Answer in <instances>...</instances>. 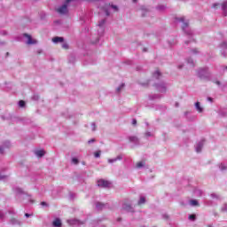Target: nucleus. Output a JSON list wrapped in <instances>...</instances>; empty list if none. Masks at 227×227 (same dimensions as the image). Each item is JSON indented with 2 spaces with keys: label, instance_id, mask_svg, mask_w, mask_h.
Returning a JSON list of instances; mask_svg holds the SVG:
<instances>
[{
  "label": "nucleus",
  "instance_id": "obj_1",
  "mask_svg": "<svg viewBox=\"0 0 227 227\" xmlns=\"http://www.w3.org/2000/svg\"><path fill=\"white\" fill-rule=\"evenodd\" d=\"M177 22H183V30L188 36H192V31L189 30V22L185 20V17L176 18Z\"/></svg>",
  "mask_w": 227,
  "mask_h": 227
},
{
  "label": "nucleus",
  "instance_id": "obj_2",
  "mask_svg": "<svg viewBox=\"0 0 227 227\" xmlns=\"http://www.w3.org/2000/svg\"><path fill=\"white\" fill-rule=\"evenodd\" d=\"M197 75L202 81H208L210 79V73L208 72V68H200L197 71Z\"/></svg>",
  "mask_w": 227,
  "mask_h": 227
},
{
  "label": "nucleus",
  "instance_id": "obj_3",
  "mask_svg": "<svg viewBox=\"0 0 227 227\" xmlns=\"http://www.w3.org/2000/svg\"><path fill=\"white\" fill-rule=\"evenodd\" d=\"M24 37L27 40V45H35V43H36V40L33 39V37H31V35H29L28 34H24Z\"/></svg>",
  "mask_w": 227,
  "mask_h": 227
},
{
  "label": "nucleus",
  "instance_id": "obj_4",
  "mask_svg": "<svg viewBox=\"0 0 227 227\" xmlns=\"http://www.w3.org/2000/svg\"><path fill=\"white\" fill-rule=\"evenodd\" d=\"M98 187L106 188V187H109L111 185V183H109V181L100 179V180L98 181Z\"/></svg>",
  "mask_w": 227,
  "mask_h": 227
},
{
  "label": "nucleus",
  "instance_id": "obj_5",
  "mask_svg": "<svg viewBox=\"0 0 227 227\" xmlns=\"http://www.w3.org/2000/svg\"><path fill=\"white\" fill-rule=\"evenodd\" d=\"M205 145V141H200L195 145V150L197 153H201V150L203 149V146Z\"/></svg>",
  "mask_w": 227,
  "mask_h": 227
},
{
  "label": "nucleus",
  "instance_id": "obj_6",
  "mask_svg": "<svg viewBox=\"0 0 227 227\" xmlns=\"http://www.w3.org/2000/svg\"><path fill=\"white\" fill-rule=\"evenodd\" d=\"M122 210H126V212H134V207H132L130 204L124 203L122 205Z\"/></svg>",
  "mask_w": 227,
  "mask_h": 227
},
{
  "label": "nucleus",
  "instance_id": "obj_7",
  "mask_svg": "<svg viewBox=\"0 0 227 227\" xmlns=\"http://www.w3.org/2000/svg\"><path fill=\"white\" fill-rule=\"evenodd\" d=\"M107 207V204H104L102 202H96V209L100 211L104 210Z\"/></svg>",
  "mask_w": 227,
  "mask_h": 227
},
{
  "label": "nucleus",
  "instance_id": "obj_8",
  "mask_svg": "<svg viewBox=\"0 0 227 227\" xmlns=\"http://www.w3.org/2000/svg\"><path fill=\"white\" fill-rule=\"evenodd\" d=\"M53 43H63L65 42V38L59 37V36H55L52 38Z\"/></svg>",
  "mask_w": 227,
  "mask_h": 227
},
{
  "label": "nucleus",
  "instance_id": "obj_9",
  "mask_svg": "<svg viewBox=\"0 0 227 227\" xmlns=\"http://www.w3.org/2000/svg\"><path fill=\"white\" fill-rule=\"evenodd\" d=\"M157 90L160 91L161 93H164L166 91V83L162 82L157 85Z\"/></svg>",
  "mask_w": 227,
  "mask_h": 227
},
{
  "label": "nucleus",
  "instance_id": "obj_10",
  "mask_svg": "<svg viewBox=\"0 0 227 227\" xmlns=\"http://www.w3.org/2000/svg\"><path fill=\"white\" fill-rule=\"evenodd\" d=\"M121 159H123V156L121 154H120L116 158L108 159V162H109V164H113L114 162H116L117 160H121Z\"/></svg>",
  "mask_w": 227,
  "mask_h": 227
},
{
  "label": "nucleus",
  "instance_id": "obj_11",
  "mask_svg": "<svg viewBox=\"0 0 227 227\" xmlns=\"http://www.w3.org/2000/svg\"><path fill=\"white\" fill-rule=\"evenodd\" d=\"M106 25V20H101L98 21V27L101 29V35L104 33V26Z\"/></svg>",
  "mask_w": 227,
  "mask_h": 227
},
{
  "label": "nucleus",
  "instance_id": "obj_12",
  "mask_svg": "<svg viewBox=\"0 0 227 227\" xmlns=\"http://www.w3.org/2000/svg\"><path fill=\"white\" fill-rule=\"evenodd\" d=\"M35 154L36 155V157H39V159H41V157H43V155H45V151L37 150L35 152Z\"/></svg>",
  "mask_w": 227,
  "mask_h": 227
},
{
  "label": "nucleus",
  "instance_id": "obj_13",
  "mask_svg": "<svg viewBox=\"0 0 227 227\" xmlns=\"http://www.w3.org/2000/svg\"><path fill=\"white\" fill-rule=\"evenodd\" d=\"M67 223L69 224H82V222H81L80 220L78 219H71V220H68Z\"/></svg>",
  "mask_w": 227,
  "mask_h": 227
},
{
  "label": "nucleus",
  "instance_id": "obj_14",
  "mask_svg": "<svg viewBox=\"0 0 227 227\" xmlns=\"http://www.w3.org/2000/svg\"><path fill=\"white\" fill-rule=\"evenodd\" d=\"M195 108L198 113H203V107L201 106V104L200 102L195 103Z\"/></svg>",
  "mask_w": 227,
  "mask_h": 227
},
{
  "label": "nucleus",
  "instance_id": "obj_15",
  "mask_svg": "<svg viewBox=\"0 0 227 227\" xmlns=\"http://www.w3.org/2000/svg\"><path fill=\"white\" fill-rule=\"evenodd\" d=\"M129 139L130 143H134L135 145H137L139 143V138H137V137H129Z\"/></svg>",
  "mask_w": 227,
  "mask_h": 227
},
{
  "label": "nucleus",
  "instance_id": "obj_16",
  "mask_svg": "<svg viewBox=\"0 0 227 227\" xmlns=\"http://www.w3.org/2000/svg\"><path fill=\"white\" fill-rule=\"evenodd\" d=\"M14 192H15V194H17V195L26 194V192H24V190H22V189L20 188V187L14 188Z\"/></svg>",
  "mask_w": 227,
  "mask_h": 227
},
{
  "label": "nucleus",
  "instance_id": "obj_17",
  "mask_svg": "<svg viewBox=\"0 0 227 227\" xmlns=\"http://www.w3.org/2000/svg\"><path fill=\"white\" fill-rule=\"evenodd\" d=\"M222 10L223 12V15L226 17V15H227V11H226L227 10V1H225L222 4Z\"/></svg>",
  "mask_w": 227,
  "mask_h": 227
},
{
  "label": "nucleus",
  "instance_id": "obj_18",
  "mask_svg": "<svg viewBox=\"0 0 227 227\" xmlns=\"http://www.w3.org/2000/svg\"><path fill=\"white\" fill-rule=\"evenodd\" d=\"M52 224L54 227H61V220L57 218L55 221H53Z\"/></svg>",
  "mask_w": 227,
  "mask_h": 227
},
{
  "label": "nucleus",
  "instance_id": "obj_19",
  "mask_svg": "<svg viewBox=\"0 0 227 227\" xmlns=\"http://www.w3.org/2000/svg\"><path fill=\"white\" fill-rule=\"evenodd\" d=\"M190 205L192 207H200V202H198L197 200H190Z\"/></svg>",
  "mask_w": 227,
  "mask_h": 227
},
{
  "label": "nucleus",
  "instance_id": "obj_20",
  "mask_svg": "<svg viewBox=\"0 0 227 227\" xmlns=\"http://www.w3.org/2000/svg\"><path fill=\"white\" fill-rule=\"evenodd\" d=\"M10 224L15 225V224H22L20 221L17 220L16 218H12L10 220Z\"/></svg>",
  "mask_w": 227,
  "mask_h": 227
},
{
  "label": "nucleus",
  "instance_id": "obj_21",
  "mask_svg": "<svg viewBox=\"0 0 227 227\" xmlns=\"http://www.w3.org/2000/svg\"><path fill=\"white\" fill-rule=\"evenodd\" d=\"M218 114H219V116H222L223 118H224V116H227V112L223 109H220L218 111Z\"/></svg>",
  "mask_w": 227,
  "mask_h": 227
},
{
  "label": "nucleus",
  "instance_id": "obj_22",
  "mask_svg": "<svg viewBox=\"0 0 227 227\" xmlns=\"http://www.w3.org/2000/svg\"><path fill=\"white\" fill-rule=\"evenodd\" d=\"M146 203V199L145 197H140L138 200V205H145Z\"/></svg>",
  "mask_w": 227,
  "mask_h": 227
},
{
  "label": "nucleus",
  "instance_id": "obj_23",
  "mask_svg": "<svg viewBox=\"0 0 227 227\" xmlns=\"http://www.w3.org/2000/svg\"><path fill=\"white\" fill-rule=\"evenodd\" d=\"M123 88H125V83H121L117 89H116V92L120 93V91H121V90H123Z\"/></svg>",
  "mask_w": 227,
  "mask_h": 227
},
{
  "label": "nucleus",
  "instance_id": "obj_24",
  "mask_svg": "<svg viewBox=\"0 0 227 227\" xmlns=\"http://www.w3.org/2000/svg\"><path fill=\"white\" fill-rule=\"evenodd\" d=\"M137 168L139 169L141 168H145V161H139L137 163Z\"/></svg>",
  "mask_w": 227,
  "mask_h": 227
},
{
  "label": "nucleus",
  "instance_id": "obj_25",
  "mask_svg": "<svg viewBox=\"0 0 227 227\" xmlns=\"http://www.w3.org/2000/svg\"><path fill=\"white\" fill-rule=\"evenodd\" d=\"M157 10H159L160 12H164V10H166V6L165 5H158Z\"/></svg>",
  "mask_w": 227,
  "mask_h": 227
},
{
  "label": "nucleus",
  "instance_id": "obj_26",
  "mask_svg": "<svg viewBox=\"0 0 227 227\" xmlns=\"http://www.w3.org/2000/svg\"><path fill=\"white\" fill-rule=\"evenodd\" d=\"M100 153H102V151H97L96 153H94V156L96 157V159H98L100 157Z\"/></svg>",
  "mask_w": 227,
  "mask_h": 227
},
{
  "label": "nucleus",
  "instance_id": "obj_27",
  "mask_svg": "<svg viewBox=\"0 0 227 227\" xmlns=\"http://www.w3.org/2000/svg\"><path fill=\"white\" fill-rule=\"evenodd\" d=\"M72 163L74 164L75 166H77V164H79V160L77 158H73Z\"/></svg>",
  "mask_w": 227,
  "mask_h": 227
},
{
  "label": "nucleus",
  "instance_id": "obj_28",
  "mask_svg": "<svg viewBox=\"0 0 227 227\" xmlns=\"http://www.w3.org/2000/svg\"><path fill=\"white\" fill-rule=\"evenodd\" d=\"M187 63H188L189 65H191L192 67H194V60H192V59H187Z\"/></svg>",
  "mask_w": 227,
  "mask_h": 227
},
{
  "label": "nucleus",
  "instance_id": "obj_29",
  "mask_svg": "<svg viewBox=\"0 0 227 227\" xmlns=\"http://www.w3.org/2000/svg\"><path fill=\"white\" fill-rule=\"evenodd\" d=\"M149 12L148 9L143 7V8H142V15H143V17H145V15H146L145 12Z\"/></svg>",
  "mask_w": 227,
  "mask_h": 227
},
{
  "label": "nucleus",
  "instance_id": "obj_30",
  "mask_svg": "<svg viewBox=\"0 0 227 227\" xmlns=\"http://www.w3.org/2000/svg\"><path fill=\"white\" fill-rule=\"evenodd\" d=\"M160 75V72H159V71H156L154 74H153V77L155 78V79H159V76Z\"/></svg>",
  "mask_w": 227,
  "mask_h": 227
},
{
  "label": "nucleus",
  "instance_id": "obj_31",
  "mask_svg": "<svg viewBox=\"0 0 227 227\" xmlns=\"http://www.w3.org/2000/svg\"><path fill=\"white\" fill-rule=\"evenodd\" d=\"M19 106H20V107H25L26 102H25L24 100H20V101L19 102Z\"/></svg>",
  "mask_w": 227,
  "mask_h": 227
},
{
  "label": "nucleus",
  "instance_id": "obj_32",
  "mask_svg": "<svg viewBox=\"0 0 227 227\" xmlns=\"http://www.w3.org/2000/svg\"><path fill=\"white\" fill-rule=\"evenodd\" d=\"M91 129H92V132H95V130H97V124L95 122L91 123Z\"/></svg>",
  "mask_w": 227,
  "mask_h": 227
},
{
  "label": "nucleus",
  "instance_id": "obj_33",
  "mask_svg": "<svg viewBox=\"0 0 227 227\" xmlns=\"http://www.w3.org/2000/svg\"><path fill=\"white\" fill-rule=\"evenodd\" d=\"M145 137H153V134H152V132H150V131H147L145 133Z\"/></svg>",
  "mask_w": 227,
  "mask_h": 227
},
{
  "label": "nucleus",
  "instance_id": "obj_34",
  "mask_svg": "<svg viewBox=\"0 0 227 227\" xmlns=\"http://www.w3.org/2000/svg\"><path fill=\"white\" fill-rule=\"evenodd\" d=\"M189 220L190 221H196V215H189Z\"/></svg>",
  "mask_w": 227,
  "mask_h": 227
},
{
  "label": "nucleus",
  "instance_id": "obj_35",
  "mask_svg": "<svg viewBox=\"0 0 227 227\" xmlns=\"http://www.w3.org/2000/svg\"><path fill=\"white\" fill-rule=\"evenodd\" d=\"M62 49H66V50L68 49V43L63 42L62 43Z\"/></svg>",
  "mask_w": 227,
  "mask_h": 227
},
{
  "label": "nucleus",
  "instance_id": "obj_36",
  "mask_svg": "<svg viewBox=\"0 0 227 227\" xmlns=\"http://www.w3.org/2000/svg\"><path fill=\"white\" fill-rule=\"evenodd\" d=\"M192 54H200V51H198V49H193L192 50Z\"/></svg>",
  "mask_w": 227,
  "mask_h": 227
},
{
  "label": "nucleus",
  "instance_id": "obj_37",
  "mask_svg": "<svg viewBox=\"0 0 227 227\" xmlns=\"http://www.w3.org/2000/svg\"><path fill=\"white\" fill-rule=\"evenodd\" d=\"M8 178V176H4L3 174H0V180H6Z\"/></svg>",
  "mask_w": 227,
  "mask_h": 227
},
{
  "label": "nucleus",
  "instance_id": "obj_38",
  "mask_svg": "<svg viewBox=\"0 0 227 227\" xmlns=\"http://www.w3.org/2000/svg\"><path fill=\"white\" fill-rule=\"evenodd\" d=\"M4 154V146H0V155Z\"/></svg>",
  "mask_w": 227,
  "mask_h": 227
},
{
  "label": "nucleus",
  "instance_id": "obj_39",
  "mask_svg": "<svg viewBox=\"0 0 227 227\" xmlns=\"http://www.w3.org/2000/svg\"><path fill=\"white\" fill-rule=\"evenodd\" d=\"M222 212H227V204H224V205L222 207Z\"/></svg>",
  "mask_w": 227,
  "mask_h": 227
},
{
  "label": "nucleus",
  "instance_id": "obj_40",
  "mask_svg": "<svg viewBox=\"0 0 227 227\" xmlns=\"http://www.w3.org/2000/svg\"><path fill=\"white\" fill-rule=\"evenodd\" d=\"M32 99H33V100H39V99H40V96H38V95H34V96L32 97Z\"/></svg>",
  "mask_w": 227,
  "mask_h": 227
},
{
  "label": "nucleus",
  "instance_id": "obj_41",
  "mask_svg": "<svg viewBox=\"0 0 227 227\" xmlns=\"http://www.w3.org/2000/svg\"><path fill=\"white\" fill-rule=\"evenodd\" d=\"M163 219H165V221H168L169 219V215H162Z\"/></svg>",
  "mask_w": 227,
  "mask_h": 227
},
{
  "label": "nucleus",
  "instance_id": "obj_42",
  "mask_svg": "<svg viewBox=\"0 0 227 227\" xmlns=\"http://www.w3.org/2000/svg\"><path fill=\"white\" fill-rule=\"evenodd\" d=\"M220 169H221L222 171H224V169H226V166H224L223 164H221V165H220Z\"/></svg>",
  "mask_w": 227,
  "mask_h": 227
},
{
  "label": "nucleus",
  "instance_id": "obj_43",
  "mask_svg": "<svg viewBox=\"0 0 227 227\" xmlns=\"http://www.w3.org/2000/svg\"><path fill=\"white\" fill-rule=\"evenodd\" d=\"M41 205L42 207H49V204H47L45 201L41 202Z\"/></svg>",
  "mask_w": 227,
  "mask_h": 227
},
{
  "label": "nucleus",
  "instance_id": "obj_44",
  "mask_svg": "<svg viewBox=\"0 0 227 227\" xmlns=\"http://www.w3.org/2000/svg\"><path fill=\"white\" fill-rule=\"evenodd\" d=\"M0 219H4V213L3 211H0Z\"/></svg>",
  "mask_w": 227,
  "mask_h": 227
},
{
  "label": "nucleus",
  "instance_id": "obj_45",
  "mask_svg": "<svg viewBox=\"0 0 227 227\" xmlns=\"http://www.w3.org/2000/svg\"><path fill=\"white\" fill-rule=\"evenodd\" d=\"M95 138H91L90 140L88 141L89 145H91V143H95Z\"/></svg>",
  "mask_w": 227,
  "mask_h": 227
},
{
  "label": "nucleus",
  "instance_id": "obj_46",
  "mask_svg": "<svg viewBox=\"0 0 227 227\" xmlns=\"http://www.w3.org/2000/svg\"><path fill=\"white\" fill-rule=\"evenodd\" d=\"M132 125H137V120L133 119L132 120Z\"/></svg>",
  "mask_w": 227,
  "mask_h": 227
},
{
  "label": "nucleus",
  "instance_id": "obj_47",
  "mask_svg": "<svg viewBox=\"0 0 227 227\" xmlns=\"http://www.w3.org/2000/svg\"><path fill=\"white\" fill-rule=\"evenodd\" d=\"M177 68H178L179 70H182V69L184 68V64L178 65V66H177Z\"/></svg>",
  "mask_w": 227,
  "mask_h": 227
},
{
  "label": "nucleus",
  "instance_id": "obj_48",
  "mask_svg": "<svg viewBox=\"0 0 227 227\" xmlns=\"http://www.w3.org/2000/svg\"><path fill=\"white\" fill-rule=\"evenodd\" d=\"M112 8H113L114 10H115V12H118V6H116V5H112Z\"/></svg>",
  "mask_w": 227,
  "mask_h": 227
},
{
  "label": "nucleus",
  "instance_id": "obj_49",
  "mask_svg": "<svg viewBox=\"0 0 227 227\" xmlns=\"http://www.w3.org/2000/svg\"><path fill=\"white\" fill-rule=\"evenodd\" d=\"M211 198H213V200H215V198H217V194L212 193V194H211Z\"/></svg>",
  "mask_w": 227,
  "mask_h": 227
},
{
  "label": "nucleus",
  "instance_id": "obj_50",
  "mask_svg": "<svg viewBox=\"0 0 227 227\" xmlns=\"http://www.w3.org/2000/svg\"><path fill=\"white\" fill-rule=\"evenodd\" d=\"M222 45L224 49H227V43H223Z\"/></svg>",
  "mask_w": 227,
  "mask_h": 227
},
{
  "label": "nucleus",
  "instance_id": "obj_51",
  "mask_svg": "<svg viewBox=\"0 0 227 227\" xmlns=\"http://www.w3.org/2000/svg\"><path fill=\"white\" fill-rule=\"evenodd\" d=\"M217 6H219V4H213V8H217Z\"/></svg>",
  "mask_w": 227,
  "mask_h": 227
},
{
  "label": "nucleus",
  "instance_id": "obj_52",
  "mask_svg": "<svg viewBox=\"0 0 227 227\" xmlns=\"http://www.w3.org/2000/svg\"><path fill=\"white\" fill-rule=\"evenodd\" d=\"M215 84H217V86H221V82L216 81V82H215Z\"/></svg>",
  "mask_w": 227,
  "mask_h": 227
},
{
  "label": "nucleus",
  "instance_id": "obj_53",
  "mask_svg": "<svg viewBox=\"0 0 227 227\" xmlns=\"http://www.w3.org/2000/svg\"><path fill=\"white\" fill-rule=\"evenodd\" d=\"M25 217H31V215L26 213V214H25Z\"/></svg>",
  "mask_w": 227,
  "mask_h": 227
},
{
  "label": "nucleus",
  "instance_id": "obj_54",
  "mask_svg": "<svg viewBox=\"0 0 227 227\" xmlns=\"http://www.w3.org/2000/svg\"><path fill=\"white\" fill-rule=\"evenodd\" d=\"M106 15L109 17V11H106Z\"/></svg>",
  "mask_w": 227,
  "mask_h": 227
},
{
  "label": "nucleus",
  "instance_id": "obj_55",
  "mask_svg": "<svg viewBox=\"0 0 227 227\" xmlns=\"http://www.w3.org/2000/svg\"><path fill=\"white\" fill-rule=\"evenodd\" d=\"M207 100L209 101V102H212V98H207Z\"/></svg>",
  "mask_w": 227,
  "mask_h": 227
},
{
  "label": "nucleus",
  "instance_id": "obj_56",
  "mask_svg": "<svg viewBox=\"0 0 227 227\" xmlns=\"http://www.w3.org/2000/svg\"><path fill=\"white\" fill-rule=\"evenodd\" d=\"M133 3H137V0H133Z\"/></svg>",
  "mask_w": 227,
  "mask_h": 227
},
{
  "label": "nucleus",
  "instance_id": "obj_57",
  "mask_svg": "<svg viewBox=\"0 0 227 227\" xmlns=\"http://www.w3.org/2000/svg\"><path fill=\"white\" fill-rule=\"evenodd\" d=\"M184 43H186V44L189 43V41H185Z\"/></svg>",
  "mask_w": 227,
  "mask_h": 227
},
{
  "label": "nucleus",
  "instance_id": "obj_58",
  "mask_svg": "<svg viewBox=\"0 0 227 227\" xmlns=\"http://www.w3.org/2000/svg\"><path fill=\"white\" fill-rule=\"evenodd\" d=\"M153 98H157V97H156V96H154V98H152V100H153Z\"/></svg>",
  "mask_w": 227,
  "mask_h": 227
},
{
  "label": "nucleus",
  "instance_id": "obj_59",
  "mask_svg": "<svg viewBox=\"0 0 227 227\" xmlns=\"http://www.w3.org/2000/svg\"><path fill=\"white\" fill-rule=\"evenodd\" d=\"M7 146H10V142H7Z\"/></svg>",
  "mask_w": 227,
  "mask_h": 227
},
{
  "label": "nucleus",
  "instance_id": "obj_60",
  "mask_svg": "<svg viewBox=\"0 0 227 227\" xmlns=\"http://www.w3.org/2000/svg\"><path fill=\"white\" fill-rule=\"evenodd\" d=\"M207 227H214V226H212V225L209 224V225H207Z\"/></svg>",
  "mask_w": 227,
  "mask_h": 227
},
{
  "label": "nucleus",
  "instance_id": "obj_61",
  "mask_svg": "<svg viewBox=\"0 0 227 227\" xmlns=\"http://www.w3.org/2000/svg\"><path fill=\"white\" fill-rule=\"evenodd\" d=\"M225 69L227 70V67H225Z\"/></svg>",
  "mask_w": 227,
  "mask_h": 227
}]
</instances>
